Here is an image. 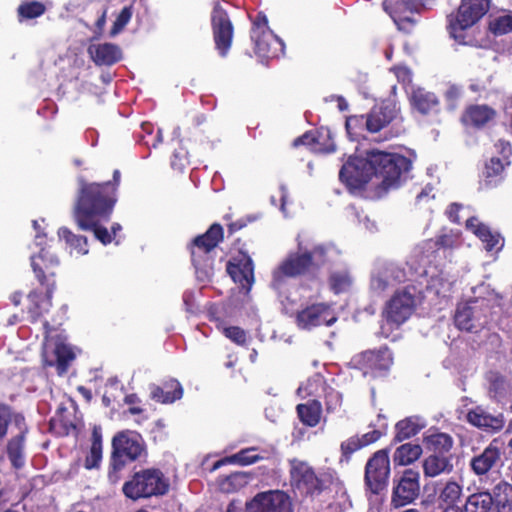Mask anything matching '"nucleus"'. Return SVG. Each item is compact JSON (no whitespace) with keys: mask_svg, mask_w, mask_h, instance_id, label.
<instances>
[{"mask_svg":"<svg viewBox=\"0 0 512 512\" xmlns=\"http://www.w3.org/2000/svg\"><path fill=\"white\" fill-rule=\"evenodd\" d=\"M257 448L250 447L246 449H242L239 452L227 456L218 462L215 463L214 468H218L221 465L224 464H238L240 466H247L253 463H256L262 457L256 453Z\"/></svg>","mask_w":512,"mask_h":512,"instance_id":"obj_40","label":"nucleus"},{"mask_svg":"<svg viewBox=\"0 0 512 512\" xmlns=\"http://www.w3.org/2000/svg\"><path fill=\"white\" fill-rule=\"evenodd\" d=\"M489 30L495 36L512 32V13L500 15L489 22Z\"/></svg>","mask_w":512,"mask_h":512,"instance_id":"obj_50","label":"nucleus"},{"mask_svg":"<svg viewBox=\"0 0 512 512\" xmlns=\"http://www.w3.org/2000/svg\"><path fill=\"white\" fill-rule=\"evenodd\" d=\"M222 333L232 342L238 345H244L247 341V334L244 329L239 326L223 327Z\"/></svg>","mask_w":512,"mask_h":512,"instance_id":"obj_57","label":"nucleus"},{"mask_svg":"<svg viewBox=\"0 0 512 512\" xmlns=\"http://www.w3.org/2000/svg\"><path fill=\"white\" fill-rule=\"evenodd\" d=\"M247 484V477L244 473L230 474L219 482V488L222 492L233 493L243 488Z\"/></svg>","mask_w":512,"mask_h":512,"instance_id":"obj_49","label":"nucleus"},{"mask_svg":"<svg viewBox=\"0 0 512 512\" xmlns=\"http://www.w3.org/2000/svg\"><path fill=\"white\" fill-rule=\"evenodd\" d=\"M423 441L428 449L435 452L434 454L440 455L449 452L454 444L453 438L449 434L437 431L426 432Z\"/></svg>","mask_w":512,"mask_h":512,"instance_id":"obj_37","label":"nucleus"},{"mask_svg":"<svg viewBox=\"0 0 512 512\" xmlns=\"http://www.w3.org/2000/svg\"><path fill=\"white\" fill-rule=\"evenodd\" d=\"M414 311V296L409 292L400 291L387 301L382 316L388 324L399 327L410 318Z\"/></svg>","mask_w":512,"mask_h":512,"instance_id":"obj_17","label":"nucleus"},{"mask_svg":"<svg viewBox=\"0 0 512 512\" xmlns=\"http://www.w3.org/2000/svg\"><path fill=\"white\" fill-rule=\"evenodd\" d=\"M44 342L43 352H74V347L68 342L67 336L56 329H53L49 321H43Z\"/></svg>","mask_w":512,"mask_h":512,"instance_id":"obj_31","label":"nucleus"},{"mask_svg":"<svg viewBox=\"0 0 512 512\" xmlns=\"http://www.w3.org/2000/svg\"><path fill=\"white\" fill-rule=\"evenodd\" d=\"M391 72L394 73V75L396 76V78L398 79L399 82L401 83H410L411 82V71L408 67L406 66H402V65H397V66H394L390 69Z\"/></svg>","mask_w":512,"mask_h":512,"instance_id":"obj_62","label":"nucleus"},{"mask_svg":"<svg viewBox=\"0 0 512 512\" xmlns=\"http://www.w3.org/2000/svg\"><path fill=\"white\" fill-rule=\"evenodd\" d=\"M46 12V6L39 1H23L17 8L19 22L36 19Z\"/></svg>","mask_w":512,"mask_h":512,"instance_id":"obj_43","label":"nucleus"},{"mask_svg":"<svg viewBox=\"0 0 512 512\" xmlns=\"http://www.w3.org/2000/svg\"><path fill=\"white\" fill-rule=\"evenodd\" d=\"M59 265V258L50 247L41 248L37 255L31 257V267L41 287L53 284V288H56L55 276Z\"/></svg>","mask_w":512,"mask_h":512,"instance_id":"obj_18","label":"nucleus"},{"mask_svg":"<svg viewBox=\"0 0 512 512\" xmlns=\"http://www.w3.org/2000/svg\"><path fill=\"white\" fill-rule=\"evenodd\" d=\"M399 111L396 102L390 99L374 105L367 113V131L379 132L398 117Z\"/></svg>","mask_w":512,"mask_h":512,"instance_id":"obj_21","label":"nucleus"},{"mask_svg":"<svg viewBox=\"0 0 512 512\" xmlns=\"http://www.w3.org/2000/svg\"><path fill=\"white\" fill-rule=\"evenodd\" d=\"M42 288L44 293L34 289L28 294V315L31 323L41 321L52 306V297L56 288H53V284Z\"/></svg>","mask_w":512,"mask_h":512,"instance_id":"obj_24","label":"nucleus"},{"mask_svg":"<svg viewBox=\"0 0 512 512\" xmlns=\"http://www.w3.org/2000/svg\"><path fill=\"white\" fill-rule=\"evenodd\" d=\"M382 436V432L380 430H372V431H369L365 434H363L362 436H359V440H360V443L362 445V447H366L374 442H376L377 440H379Z\"/></svg>","mask_w":512,"mask_h":512,"instance_id":"obj_63","label":"nucleus"},{"mask_svg":"<svg viewBox=\"0 0 512 512\" xmlns=\"http://www.w3.org/2000/svg\"><path fill=\"white\" fill-rule=\"evenodd\" d=\"M323 381L320 376L316 375L313 378L307 380L305 384H302L297 389V394L301 397L311 396L322 387Z\"/></svg>","mask_w":512,"mask_h":512,"instance_id":"obj_56","label":"nucleus"},{"mask_svg":"<svg viewBox=\"0 0 512 512\" xmlns=\"http://www.w3.org/2000/svg\"><path fill=\"white\" fill-rule=\"evenodd\" d=\"M500 456V449L491 443L482 451V453L471 459V470L479 477V483L481 486H487L489 483L488 473L500 460Z\"/></svg>","mask_w":512,"mask_h":512,"instance_id":"obj_23","label":"nucleus"},{"mask_svg":"<svg viewBox=\"0 0 512 512\" xmlns=\"http://www.w3.org/2000/svg\"><path fill=\"white\" fill-rule=\"evenodd\" d=\"M373 176L381 178V187L384 190L397 188L407 178L412 162L409 158L380 150H369Z\"/></svg>","mask_w":512,"mask_h":512,"instance_id":"obj_3","label":"nucleus"},{"mask_svg":"<svg viewBox=\"0 0 512 512\" xmlns=\"http://www.w3.org/2000/svg\"><path fill=\"white\" fill-rule=\"evenodd\" d=\"M226 271L231 279L248 293L254 284V263L243 251L233 256L226 264Z\"/></svg>","mask_w":512,"mask_h":512,"instance_id":"obj_19","label":"nucleus"},{"mask_svg":"<svg viewBox=\"0 0 512 512\" xmlns=\"http://www.w3.org/2000/svg\"><path fill=\"white\" fill-rule=\"evenodd\" d=\"M75 359V354H43V363L45 366H54L59 376L64 375L72 361Z\"/></svg>","mask_w":512,"mask_h":512,"instance_id":"obj_44","label":"nucleus"},{"mask_svg":"<svg viewBox=\"0 0 512 512\" xmlns=\"http://www.w3.org/2000/svg\"><path fill=\"white\" fill-rule=\"evenodd\" d=\"M489 396L497 402H506L512 399V380L497 371L486 374Z\"/></svg>","mask_w":512,"mask_h":512,"instance_id":"obj_28","label":"nucleus"},{"mask_svg":"<svg viewBox=\"0 0 512 512\" xmlns=\"http://www.w3.org/2000/svg\"><path fill=\"white\" fill-rule=\"evenodd\" d=\"M490 311L489 301L474 299L457 305L454 323L457 328L465 331L477 330L488 322Z\"/></svg>","mask_w":512,"mask_h":512,"instance_id":"obj_10","label":"nucleus"},{"mask_svg":"<svg viewBox=\"0 0 512 512\" xmlns=\"http://www.w3.org/2000/svg\"><path fill=\"white\" fill-rule=\"evenodd\" d=\"M420 494V473L406 469L398 480L394 479L391 504L398 508L412 503Z\"/></svg>","mask_w":512,"mask_h":512,"instance_id":"obj_16","label":"nucleus"},{"mask_svg":"<svg viewBox=\"0 0 512 512\" xmlns=\"http://www.w3.org/2000/svg\"><path fill=\"white\" fill-rule=\"evenodd\" d=\"M510 165V160H503L500 157H491L485 164V177L491 178L500 175L506 166Z\"/></svg>","mask_w":512,"mask_h":512,"instance_id":"obj_54","label":"nucleus"},{"mask_svg":"<svg viewBox=\"0 0 512 512\" xmlns=\"http://www.w3.org/2000/svg\"><path fill=\"white\" fill-rule=\"evenodd\" d=\"M462 495V486L454 480L447 481L439 490V500L447 505V507L455 506L454 504Z\"/></svg>","mask_w":512,"mask_h":512,"instance_id":"obj_46","label":"nucleus"},{"mask_svg":"<svg viewBox=\"0 0 512 512\" xmlns=\"http://www.w3.org/2000/svg\"><path fill=\"white\" fill-rule=\"evenodd\" d=\"M434 243L437 249L452 250L461 245L460 234L450 230L447 233L437 235Z\"/></svg>","mask_w":512,"mask_h":512,"instance_id":"obj_51","label":"nucleus"},{"mask_svg":"<svg viewBox=\"0 0 512 512\" xmlns=\"http://www.w3.org/2000/svg\"><path fill=\"white\" fill-rule=\"evenodd\" d=\"M490 9V0H461L457 14L449 15V31L460 39L464 30L475 25Z\"/></svg>","mask_w":512,"mask_h":512,"instance_id":"obj_8","label":"nucleus"},{"mask_svg":"<svg viewBox=\"0 0 512 512\" xmlns=\"http://www.w3.org/2000/svg\"><path fill=\"white\" fill-rule=\"evenodd\" d=\"M453 467L451 457L440 454H431L422 463L424 476L431 478L441 474H449L453 471Z\"/></svg>","mask_w":512,"mask_h":512,"instance_id":"obj_32","label":"nucleus"},{"mask_svg":"<svg viewBox=\"0 0 512 512\" xmlns=\"http://www.w3.org/2000/svg\"><path fill=\"white\" fill-rule=\"evenodd\" d=\"M112 457L116 467H124L127 462L139 459L145 453L142 436L134 431L117 433L112 440Z\"/></svg>","mask_w":512,"mask_h":512,"instance_id":"obj_11","label":"nucleus"},{"mask_svg":"<svg viewBox=\"0 0 512 512\" xmlns=\"http://www.w3.org/2000/svg\"><path fill=\"white\" fill-rule=\"evenodd\" d=\"M169 482L162 471L155 468L136 472L126 481L122 491L131 500L164 495L168 492Z\"/></svg>","mask_w":512,"mask_h":512,"instance_id":"obj_5","label":"nucleus"},{"mask_svg":"<svg viewBox=\"0 0 512 512\" xmlns=\"http://www.w3.org/2000/svg\"><path fill=\"white\" fill-rule=\"evenodd\" d=\"M368 363L372 374L386 372L392 364L391 354H362Z\"/></svg>","mask_w":512,"mask_h":512,"instance_id":"obj_48","label":"nucleus"},{"mask_svg":"<svg viewBox=\"0 0 512 512\" xmlns=\"http://www.w3.org/2000/svg\"><path fill=\"white\" fill-rule=\"evenodd\" d=\"M494 147L496 149V153L501 156L500 158L503 160H510L512 156V145L509 141L504 139H499Z\"/></svg>","mask_w":512,"mask_h":512,"instance_id":"obj_60","label":"nucleus"},{"mask_svg":"<svg viewBox=\"0 0 512 512\" xmlns=\"http://www.w3.org/2000/svg\"><path fill=\"white\" fill-rule=\"evenodd\" d=\"M15 423L19 426V433L9 440L7 444V455L13 467L21 468L25 463L24 443L27 427L22 415L15 416Z\"/></svg>","mask_w":512,"mask_h":512,"instance_id":"obj_26","label":"nucleus"},{"mask_svg":"<svg viewBox=\"0 0 512 512\" xmlns=\"http://www.w3.org/2000/svg\"><path fill=\"white\" fill-rule=\"evenodd\" d=\"M426 0H384V10L391 16L397 28L411 33L417 23L414 18L424 8Z\"/></svg>","mask_w":512,"mask_h":512,"instance_id":"obj_12","label":"nucleus"},{"mask_svg":"<svg viewBox=\"0 0 512 512\" xmlns=\"http://www.w3.org/2000/svg\"><path fill=\"white\" fill-rule=\"evenodd\" d=\"M291 485L301 495L317 496L332 482L331 474L317 476L313 469L304 461L290 460Z\"/></svg>","mask_w":512,"mask_h":512,"instance_id":"obj_6","label":"nucleus"},{"mask_svg":"<svg viewBox=\"0 0 512 512\" xmlns=\"http://www.w3.org/2000/svg\"><path fill=\"white\" fill-rule=\"evenodd\" d=\"M88 53L98 66H111L122 58L121 49L113 43L92 44L88 47Z\"/></svg>","mask_w":512,"mask_h":512,"instance_id":"obj_30","label":"nucleus"},{"mask_svg":"<svg viewBox=\"0 0 512 512\" xmlns=\"http://www.w3.org/2000/svg\"><path fill=\"white\" fill-rule=\"evenodd\" d=\"M103 218H95L90 219L89 223L92 225L90 228H80L84 231H92L97 240H99L102 244L107 245L110 244L113 240V236L109 233L108 229L104 226H101L99 223Z\"/></svg>","mask_w":512,"mask_h":512,"instance_id":"obj_52","label":"nucleus"},{"mask_svg":"<svg viewBox=\"0 0 512 512\" xmlns=\"http://www.w3.org/2000/svg\"><path fill=\"white\" fill-rule=\"evenodd\" d=\"M121 181L118 169L113 171L112 180L88 182L78 179L79 189L73 207V218L78 228H90V219L109 218L117 203V191Z\"/></svg>","mask_w":512,"mask_h":512,"instance_id":"obj_1","label":"nucleus"},{"mask_svg":"<svg viewBox=\"0 0 512 512\" xmlns=\"http://www.w3.org/2000/svg\"><path fill=\"white\" fill-rule=\"evenodd\" d=\"M390 461L386 451H377L365 467V483L373 494L380 493L388 483Z\"/></svg>","mask_w":512,"mask_h":512,"instance_id":"obj_15","label":"nucleus"},{"mask_svg":"<svg viewBox=\"0 0 512 512\" xmlns=\"http://www.w3.org/2000/svg\"><path fill=\"white\" fill-rule=\"evenodd\" d=\"M58 236L60 239H63L71 251H75L76 254L86 255L89 252L88 240L85 236L77 235L67 227L59 228Z\"/></svg>","mask_w":512,"mask_h":512,"instance_id":"obj_41","label":"nucleus"},{"mask_svg":"<svg viewBox=\"0 0 512 512\" xmlns=\"http://www.w3.org/2000/svg\"><path fill=\"white\" fill-rule=\"evenodd\" d=\"M297 413L302 421L307 426L315 427L321 417L322 406L318 400H312L305 404L297 405Z\"/></svg>","mask_w":512,"mask_h":512,"instance_id":"obj_39","label":"nucleus"},{"mask_svg":"<svg viewBox=\"0 0 512 512\" xmlns=\"http://www.w3.org/2000/svg\"><path fill=\"white\" fill-rule=\"evenodd\" d=\"M133 15V6H125L120 13L117 15L116 19L113 22L112 28L110 30V36L114 37L119 34L125 26L130 22Z\"/></svg>","mask_w":512,"mask_h":512,"instance_id":"obj_53","label":"nucleus"},{"mask_svg":"<svg viewBox=\"0 0 512 512\" xmlns=\"http://www.w3.org/2000/svg\"><path fill=\"white\" fill-rule=\"evenodd\" d=\"M11 420L12 414L10 408L0 404V442L6 438Z\"/></svg>","mask_w":512,"mask_h":512,"instance_id":"obj_58","label":"nucleus"},{"mask_svg":"<svg viewBox=\"0 0 512 512\" xmlns=\"http://www.w3.org/2000/svg\"><path fill=\"white\" fill-rule=\"evenodd\" d=\"M328 283L333 293L341 294L350 288L352 278L348 271H335L329 275Z\"/></svg>","mask_w":512,"mask_h":512,"instance_id":"obj_47","label":"nucleus"},{"mask_svg":"<svg viewBox=\"0 0 512 512\" xmlns=\"http://www.w3.org/2000/svg\"><path fill=\"white\" fill-rule=\"evenodd\" d=\"M492 509V498L487 486L480 485V491L471 494L466 499L462 512H490Z\"/></svg>","mask_w":512,"mask_h":512,"instance_id":"obj_35","label":"nucleus"},{"mask_svg":"<svg viewBox=\"0 0 512 512\" xmlns=\"http://www.w3.org/2000/svg\"><path fill=\"white\" fill-rule=\"evenodd\" d=\"M102 460V430L95 426L92 430L91 447L85 459V468L88 470L99 467Z\"/></svg>","mask_w":512,"mask_h":512,"instance_id":"obj_38","label":"nucleus"},{"mask_svg":"<svg viewBox=\"0 0 512 512\" xmlns=\"http://www.w3.org/2000/svg\"><path fill=\"white\" fill-rule=\"evenodd\" d=\"M250 37L254 43V52L259 57L275 58L283 51L284 43L269 28L268 18L263 12L255 16Z\"/></svg>","mask_w":512,"mask_h":512,"instance_id":"obj_7","label":"nucleus"},{"mask_svg":"<svg viewBox=\"0 0 512 512\" xmlns=\"http://www.w3.org/2000/svg\"><path fill=\"white\" fill-rule=\"evenodd\" d=\"M325 406L328 413L336 412L342 406V394L331 387L324 389Z\"/></svg>","mask_w":512,"mask_h":512,"instance_id":"obj_55","label":"nucleus"},{"mask_svg":"<svg viewBox=\"0 0 512 512\" xmlns=\"http://www.w3.org/2000/svg\"><path fill=\"white\" fill-rule=\"evenodd\" d=\"M426 420L420 416H410L399 421L395 426L396 442H402L418 434L426 427Z\"/></svg>","mask_w":512,"mask_h":512,"instance_id":"obj_34","label":"nucleus"},{"mask_svg":"<svg viewBox=\"0 0 512 512\" xmlns=\"http://www.w3.org/2000/svg\"><path fill=\"white\" fill-rule=\"evenodd\" d=\"M421 454L422 447L419 444L405 443L396 449L393 459L399 465H409L416 461Z\"/></svg>","mask_w":512,"mask_h":512,"instance_id":"obj_42","label":"nucleus"},{"mask_svg":"<svg viewBox=\"0 0 512 512\" xmlns=\"http://www.w3.org/2000/svg\"><path fill=\"white\" fill-rule=\"evenodd\" d=\"M492 506L495 505L498 512H512V485L504 480H499L490 492Z\"/></svg>","mask_w":512,"mask_h":512,"instance_id":"obj_33","label":"nucleus"},{"mask_svg":"<svg viewBox=\"0 0 512 512\" xmlns=\"http://www.w3.org/2000/svg\"><path fill=\"white\" fill-rule=\"evenodd\" d=\"M467 421L475 427L487 432H498L505 424L502 414L491 415L481 407H476L467 413Z\"/></svg>","mask_w":512,"mask_h":512,"instance_id":"obj_29","label":"nucleus"},{"mask_svg":"<svg viewBox=\"0 0 512 512\" xmlns=\"http://www.w3.org/2000/svg\"><path fill=\"white\" fill-rule=\"evenodd\" d=\"M224 220L229 221V223L227 224V231L229 235H232L237 231L243 229L244 227L247 226L248 222L250 221L249 219L245 218H240L237 219L236 221H230L231 215L229 214L224 216Z\"/></svg>","mask_w":512,"mask_h":512,"instance_id":"obj_61","label":"nucleus"},{"mask_svg":"<svg viewBox=\"0 0 512 512\" xmlns=\"http://www.w3.org/2000/svg\"><path fill=\"white\" fill-rule=\"evenodd\" d=\"M367 118V114L347 117L345 128L352 140L358 141L361 137H364L363 132L367 131Z\"/></svg>","mask_w":512,"mask_h":512,"instance_id":"obj_45","label":"nucleus"},{"mask_svg":"<svg viewBox=\"0 0 512 512\" xmlns=\"http://www.w3.org/2000/svg\"><path fill=\"white\" fill-rule=\"evenodd\" d=\"M246 512H293V505L288 494L280 490L257 493L246 503Z\"/></svg>","mask_w":512,"mask_h":512,"instance_id":"obj_14","label":"nucleus"},{"mask_svg":"<svg viewBox=\"0 0 512 512\" xmlns=\"http://www.w3.org/2000/svg\"><path fill=\"white\" fill-rule=\"evenodd\" d=\"M465 227L484 244L487 252H498L503 248L504 240L501 234L493 231L487 224L480 221L478 217H469L465 222Z\"/></svg>","mask_w":512,"mask_h":512,"instance_id":"obj_22","label":"nucleus"},{"mask_svg":"<svg viewBox=\"0 0 512 512\" xmlns=\"http://www.w3.org/2000/svg\"><path fill=\"white\" fill-rule=\"evenodd\" d=\"M296 320L300 328L311 329L321 325L330 326L337 318L334 316L330 305L315 303L299 311Z\"/></svg>","mask_w":512,"mask_h":512,"instance_id":"obj_20","label":"nucleus"},{"mask_svg":"<svg viewBox=\"0 0 512 512\" xmlns=\"http://www.w3.org/2000/svg\"><path fill=\"white\" fill-rule=\"evenodd\" d=\"M361 448H363V447H362V445L360 443L358 435H355V436H352V437L348 438L347 440H345L341 444L342 454L347 459L350 457L351 454H353L354 452H356L357 450H359Z\"/></svg>","mask_w":512,"mask_h":512,"instance_id":"obj_59","label":"nucleus"},{"mask_svg":"<svg viewBox=\"0 0 512 512\" xmlns=\"http://www.w3.org/2000/svg\"><path fill=\"white\" fill-rule=\"evenodd\" d=\"M411 106L423 115L429 114L439 104L434 93L425 91L422 88L413 90L410 98Z\"/></svg>","mask_w":512,"mask_h":512,"instance_id":"obj_36","label":"nucleus"},{"mask_svg":"<svg viewBox=\"0 0 512 512\" xmlns=\"http://www.w3.org/2000/svg\"><path fill=\"white\" fill-rule=\"evenodd\" d=\"M372 176L369 151L365 157L350 156L339 171V180L350 192L364 190Z\"/></svg>","mask_w":512,"mask_h":512,"instance_id":"obj_9","label":"nucleus"},{"mask_svg":"<svg viewBox=\"0 0 512 512\" xmlns=\"http://www.w3.org/2000/svg\"><path fill=\"white\" fill-rule=\"evenodd\" d=\"M328 262V246L315 245L311 250H303L301 243L298 251L290 253L278 267V273L287 278L304 277L308 280L319 278L320 271Z\"/></svg>","mask_w":512,"mask_h":512,"instance_id":"obj_2","label":"nucleus"},{"mask_svg":"<svg viewBox=\"0 0 512 512\" xmlns=\"http://www.w3.org/2000/svg\"><path fill=\"white\" fill-rule=\"evenodd\" d=\"M462 208H463V205L460 203H456V202L451 203L446 210V215H447L448 219L453 223L459 224L460 223L459 212Z\"/></svg>","mask_w":512,"mask_h":512,"instance_id":"obj_64","label":"nucleus"},{"mask_svg":"<svg viewBox=\"0 0 512 512\" xmlns=\"http://www.w3.org/2000/svg\"><path fill=\"white\" fill-rule=\"evenodd\" d=\"M496 110L487 104H472L465 108L461 122L465 126L482 129L496 117Z\"/></svg>","mask_w":512,"mask_h":512,"instance_id":"obj_25","label":"nucleus"},{"mask_svg":"<svg viewBox=\"0 0 512 512\" xmlns=\"http://www.w3.org/2000/svg\"><path fill=\"white\" fill-rule=\"evenodd\" d=\"M223 239V227L213 223L205 233L196 236L188 244L191 263L198 276H208L213 271L214 251Z\"/></svg>","mask_w":512,"mask_h":512,"instance_id":"obj_4","label":"nucleus"},{"mask_svg":"<svg viewBox=\"0 0 512 512\" xmlns=\"http://www.w3.org/2000/svg\"><path fill=\"white\" fill-rule=\"evenodd\" d=\"M150 397L161 404H171L183 396V388L178 380L169 379L162 385H149Z\"/></svg>","mask_w":512,"mask_h":512,"instance_id":"obj_27","label":"nucleus"},{"mask_svg":"<svg viewBox=\"0 0 512 512\" xmlns=\"http://www.w3.org/2000/svg\"><path fill=\"white\" fill-rule=\"evenodd\" d=\"M211 28L215 48L222 57H226L233 42L234 26L228 12L216 2L211 12Z\"/></svg>","mask_w":512,"mask_h":512,"instance_id":"obj_13","label":"nucleus"}]
</instances>
